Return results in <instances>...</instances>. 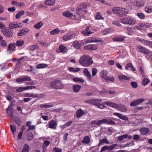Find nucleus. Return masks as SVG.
<instances>
[{
  "instance_id": "obj_11",
  "label": "nucleus",
  "mask_w": 152,
  "mask_h": 152,
  "mask_svg": "<svg viewBox=\"0 0 152 152\" xmlns=\"http://www.w3.org/2000/svg\"><path fill=\"white\" fill-rule=\"evenodd\" d=\"M136 40L142 42L145 45L150 47L152 44V42L147 40L139 37L137 38Z\"/></svg>"
},
{
  "instance_id": "obj_45",
  "label": "nucleus",
  "mask_w": 152,
  "mask_h": 152,
  "mask_svg": "<svg viewBox=\"0 0 152 152\" xmlns=\"http://www.w3.org/2000/svg\"><path fill=\"white\" fill-rule=\"evenodd\" d=\"M40 107L41 108H49L53 106V105L49 104H43L40 105Z\"/></svg>"
},
{
  "instance_id": "obj_48",
  "label": "nucleus",
  "mask_w": 152,
  "mask_h": 152,
  "mask_svg": "<svg viewBox=\"0 0 152 152\" xmlns=\"http://www.w3.org/2000/svg\"><path fill=\"white\" fill-rule=\"evenodd\" d=\"M73 80L75 82H79L81 83H83L84 81L82 78L78 77H74L73 78Z\"/></svg>"
},
{
  "instance_id": "obj_35",
  "label": "nucleus",
  "mask_w": 152,
  "mask_h": 152,
  "mask_svg": "<svg viewBox=\"0 0 152 152\" xmlns=\"http://www.w3.org/2000/svg\"><path fill=\"white\" fill-rule=\"evenodd\" d=\"M104 124H105L112 125H114L115 124V122L111 119L108 118L104 119Z\"/></svg>"
},
{
  "instance_id": "obj_25",
  "label": "nucleus",
  "mask_w": 152,
  "mask_h": 152,
  "mask_svg": "<svg viewBox=\"0 0 152 152\" xmlns=\"http://www.w3.org/2000/svg\"><path fill=\"white\" fill-rule=\"evenodd\" d=\"M84 48L91 50H94L97 49V46L95 45H88L85 46Z\"/></svg>"
},
{
  "instance_id": "obj_9",
  "label": "nucleus",
  "mask_w": 152,
  "mask_h": 152,
  "mask_svg": "<svg viewBox=\"0 0 152 152\" xmlns=\"http://www.w3.org/2000/svg\"><path fill=\"white\" fill-rule=\"evenodd\" d=\"M13 105L11 104L10 105L8 108L6 109V111L8 115L11 118L13 117V111L14 108L12 107Z\"/></svg>"
},
{
  "instance_id": "obj_2",
  "label": "nucleus",
  "mask_w": 152,
  "mask_h": 152,
  "mask_svg": "<svg viewBox=\"0 0 152 152\" xmlns=\"http://www.w3.org/2000/svg\"><path fill=\"white\" fill-rule=\"evenodd\" d=\"M87 7V4L85 3L81 4L78 8L76 10L77 13L78 14V20L80 19L82 17L84 19V18L83 14H82L86 12V8Z\"/></svg>"
},
{
  "instance_id": "obj_28",
  "label": "nucleus",
  "mask_w": 152,
  "mask_h": 152,
  "mask_svg": "<svg viewBox=\"0 0 152 152\" xmlns=\"http://www.w3.org/2000/svg\"><path fill=\"white\" fill-rule=\"evenodd\" d=\"M132 138V137L131 136H129L127 134H125L122 136L119 137L118 138V139L119 140L121 141L124 138L131 139Z\"/></svg>"
},
{
  "instance_id": "obj_63",
  "label": "nucleus",
  "mask_w": 152,
  "mask_h": 152,
  "mask_svg": "<svg viewBox=\"0 0 152 152\" xmlns=\"http://www.w3.org/2000/svg\"><path fill=\"white\" fill-rule=\"evenodd\" d=\"M12 94H10L9 95H7L6 96V98L7 99L10 101H12Z\"/></svg>"
},
{
  "instance_id": "obj_39",
  "label": "nucleus",
  "mask_w": 152,
  "mask_h": 152,
  "mask_svg": "<svg viewBox=\"0 0 152 152\" xmlns=\"http://www.w3.org/2000/svg\"><path fill=\"white\" fill-rule=\"evenodd\" d=\"M118 78L120 80H129L130 79V78L129 77H127L123 75H119L118 76Z\"/></svg>"
},
{
  "instance_id": "obj_17",
  "label": "nucleus",
  "mask_w": 152,
  "mask_h": 152,
  "mask_svg": "<svg viewBox=\"0 0 152 152\" xmlns=\"http://www.w3.org/2000/svg\"><path fill=\"white\" fill-rule=\"evenodd\" d=\"M83 72L85 76L87 77L88 80L91 81L92 80V77L90 73L88 71V69L86 68H85L83 70Z\"/></svg>"
},
{
  "instance_id": "obj_7",
  "label": "nucleus",
  "mask_w": 152,
  "mask_h": 152,
  "mask_svg": "<svg viewBox=\"0 0 152 152\" xmlns=\"http://www.w3.org/2000/svg\"><path fill=\"white\" fill-rule=\"evenodd\" d=\"M75 36V34L70 32H68L65 34L63 37L62 39L64 41H67L71 39Z\"/></svg>"
},
{
  "instance_id": "obj_16",
  "label": "nucleus",
  "mask_w": 152,
  "mask_h": 152,
  "mask_svg": "<svg viewBox=\"0 0 152 152\" xmlns=\"http://www.w3.org/2000/svg\"><path fill=\"white\" fill-rule=\"evenodd\" d=\"M145 99H140L131 102L130 103V106L134 107L138 105L140 103L143 102Z\"/></svg>"
},
{
  "instance_id": "obj_19",
  "label": "nucleus",
  "mask_w": 152,
  "mask_h": 152,
  "mask_svg": "<svg viewBox=\"0 0 152 152\" xmlns=\"http://www.w3.org/2000/svg\"><path fill=\"white\" fill-rule=\"evenodd\" d=\"M29 31V30L27 28L22 29L18 31L17 35L18 36H23L26 34Z\"/></svg>"
},
{
  "instance_id": "obj_52",
  "label": "nucleus",
  "mask_w": 152,
  "mask_h": 152,
  "mask_svg": "<svg viewBox=\"0 0 152 152\" xmlns=\"http://www.w3.org/2000/svg\"><path fill=\"white\" fill-rule=\"evenodd\" d=\"M24 13L25 12L24 11H21L18 12L16 15L15 17L17 19H19Z\"/></svg>"
},
{
  "instance_id": "obj_59",
  "label": "nucleus",
  "mask_w": 152,
  "mask_h": 152,
  "mask_svg": "<svg viewBox=\"0 0 152 152\" xmlns=\"http://www.w3.org/2000/svg\"><path fill=\"white\" fill-rule=\"evenodd\" d=\"M97 72V69L96 68H94L92 70V75L93 77L95 76Z\"/></svg>"
},
{
  "instance_id": "obj_10",
  "label": "nucleus",
  "mask_w": 152,
  "mask_h": 152,
  "mask_svg": "<svg viewBox=\"0 0 152 152\" xmlns=\"http://www.w3.org/2000/svg\"><path fill=\"white\" fill-rule=\"evenodd\" d=\"M94 32L93 29H91L90 27H88L82 31V33L85 36H89L91 34Z\"/></svg>"
},
{
  "instance_id": "obj_15",
  "label": "nucleus",
  "mask_w": 152,
  "mask_h": 152,
  "mask_svg": "<svg viewBox=\"0 0 152 152\" xmlns=\"http://www.w3.org/2000/svg\"><path fill=\"white\" fill-rule=\"evenodd\" d=\"M67 51V48L63 45L61 44L59 46V49L56 50V52L58 53H64Z\"/></svg>"
},
{
  "instance_id": "obj_47",
  "label": "nucleus",
  "mask_w": 152,
  "mask_h": 152,
  "mask_svg": "<svg viewBox=\"0 0 152 152\" xmlns=\"http://www.w3.org/2000/svg\"><path fill=\"white\" fill-rule=\"evenodd\" d=\"M60 31V29L56 28L50 31V33L51 35H55L58 34Z\"/></svg>"
},
{
  "instance_id": "obj_23",
  "label": "nucleus",
  "mask_w": 152,
  "mask_h": 152,
  "mask_svg": "<svg viewBox=\"0 0 152 152\" xmlns=\"http://www.w3.org/2000/svg\"><path fill=\"white\" fill-rule=\"evenodd\" d=\"M115 108L119 110L122 112H125L127 110V108L124 105L122 104L118 105L116 104Z\"/></svg>"
},
{
  "instance_id": "obj_55",
  "label": "nucleus",
  "mask_w": 152,
  "mask_h": 152,
  "mask_svg": "<svg viewBox=\"0 0 152 152\" xmlns=\"http://www.w3.org/2000/svg\"><path fill=\"white\" fill-rule=\"evenodd\" d=\"M50 144V142L48 141L45 140L44 142L42 148H46Z\"/></svg>"
},
{
  "instance_id": "obj_3",
  "label": "nucleus",
  "mask_w": 152,
  "mask_h": 152,
  "mask_svg": "<svg viewBox=\"0 0 152 152\" xmlns=\"http://www.w3.org/2000/svg\"><path fill=\"white\" fill-rule=\"evenodd\" d=\"M120 20L122 23L130 26L133 25L136 23V19L131 16L120 18Z\"/></svg>"
},
{
  "instance_id": "obj_32",
  "label": "nucleus",
  "mask_w": 152,
  "mask_h": 152,
  "mask_svg": "<svg viewBox=\"0 0 152 152\" xmlns=\"http://www.w3.org/2000/svg\"><path fill=\"white\" fill-rule=\"evenodd\" d=\"M107 71L105 70H103L100 72L101 77L105 80H106L107 77Z\"/></svg>"
},
{
  "instance_id": "obj_20",
  "label": "nucleus",
  "mask_w": 152,
  "mask_h": 152,
  "mask_svg": "<svg viewBox=\"0 0 152 152\" xmlns=\"http://www.w3.org/2000/svg\"><path fill=\"white\" fill-rule=\"evenodd\" d=\"M3 34L6 37H12L13 35V31L10 29L4 30L3 31Z\"/></svg>"
},
{
  "instance_id": "obj_33",
  "label": "nucleus",
  "mask_w": 152,
  "mask_h": 152,
  "mask_svg": "<svg viewBox=\"0 0 152 152\" xmlns=\"http://www.w3.org/2000/svg\"><path fill=\"white\" fill-rule=\"evenodd\" d=\"M84 114V111L81 109H79L77 111L76 114L77 117L79 118L81 117Z\"/></svg>"
},
{
  "instance_id": "obj_21",
  "label": "nucleus",
  "mask_w": 152,
  "mask_h": 152,
  "mask_svg": "<svg viewBox=\"0 0 152 152\" xmlns=\"http://www.w3.org/2000/svg\"><path fill=\"white\" fill-rule=\"evenodd\" d=\"M15 43H12L9 45L8 48V50L10 51L9 52L10 53H12L15 50Z\"/></svg>"
},
{
  "instance_id": "obj_41",
  "label": "nucleus",
  "mask_w": 152,
  "mask_h": 152,
  "mask_svg": "<svg viewBox=\"0 0 152 152\" xmlns=\"http://www.w3.org/2000/svg\"><path fill=\"white\" fill-rule=\"evenodd\" d=\"M129 68H130L133 71H135V70L134 67L133 66L132 64L130 63H129L126 64L125 69L126 70H128Z\"/></svg>"
},
{
  "instance_id": "obj_37",
  "label": "nucleus",
  "mask_w": 152,
  "mask_h": 152,
  "mask_svg": "<svg viewBox=\"0 0 152 152\" xmlns=\"http://www.w3.org/2000/svg\"><path fill=\"white\" fill-rule=\"evenodd\" d=\"M90 142V139L89 137L88 136L85 137L82 141V143L85 144H89Z\"/></svg>"
},
{
  "instance_id": "obj_4",
  "label": "nucleus",
  "mask_w": 152,
  "mask_h": 152,
  "mask_svg": "<svg viewBox=\"0 0 152 152\" xmlns=\"http://www.w3.org/2000/svg\"><path fill=\"white\" fill-rule=\"evenodd\" d=\"M113 11L114 13L118 14L120 16L125 14H127L129 12L128 9L121 8L118 7L113 8Z\"/></svg>"
},
{
  "instance_id": "obj_50",
  "label": "nucleus",
  "mask_w": 152,
  "mask_h": 152,
  "mask_svg": "<svg viewBox=\"0 0 152 152\" xmlns=\"http://www.w3.org/2000/svg\"><path fill=\"white\" fill-rule=\"evenodd\" d=\"M145 10L146 12L148 13H150L152 12V6H147L145 7Z\"/></svg>"
},
{
  "instance_id": "obj_42",
  "label": "nucleus",
  "mask_w": 152,
  "mask_h": 152,
  "mask_svg": "<svg viewBox=\"0 0 152 152\" xmlns=\"http://www.w3.org/2000/svg\"><path fill=\"white\" fill-rule=\"evenodd\" d=\"M23 96L25 97H34L37 96V94H34L33 93H27L24 94Z\"/></svg>"
},
{
  "instance_id": "obj_56",
  "label": "nucleus",
  "mask_w": 152,
  "mask_h": 152,
  "mask_svg": "<svg viewBox=\"0 0 152 152\" xmlns=\"http://www.w3.org/2000/svg\"><path fill=\"white\" fill-rule=\"evenodd\" d=\"M149 80L147 78L144 79L142 82V84L143 85L145 86L147 85L149 83Z\"/></svg>"
},
{
  "instance_id": "obj_51",
  "label": "nucleus",
  "mask_w": 152,
  "mask_h": 152,
  "mask_svg": "<svg viewBox=\"0 0 152 152\" xmlns=\"http://www.w3.org/2000/svg\"><path fill=\"white\" fill-rule=\"evenodd\" d=\"M87 39H88V42L89 43L98 41V40H96L95 37H90L87 38Z\"/></svg>"
},
{
  "instance_id": "obj_43",
  "label": "nucleus",
  "mask_w": 152,
  "mask_h": 152,
  "mask_svg": "<svg viewBox=\"0 0 152 152\" xmlns=\"http://www.w3.org/2000/svg\"><path fill=\"white\" fill-rule=\"evenodd\" d=\"M24 43L23 40L20 39L17 41L15 43V45L18 47L22 46Z\"/></svg>"
},
{
  "instance_id": "obj_36",
  "label": "nucleus",
  "mask_w": 152,
  "mask_h": 152,
  "mask_svg": "<svg viewBox=\"0 0 152 152\" xmlns=\"http://www.w3.org/2000/svg\"><path fill=\"white\" fill-rule=\"evenodd\" d=\"M102 104H106L107 105L113 107H115L116 106V104L109 101L105 102H103Z\"/></svg>"
},
{
  "instance_id": "obj_5",
  "label": "nucleus",
  "mask_w": 152,
  "mask_h": 152,
  "mask_svg": "<svg viewBox=\"0 0 152 152\" xmlns=\"http://www.w3.org/2000/svg\"><path fill=\"white\" fill-rule=\"evenodd\" d=\"M136 49L138 52L143 53L145 54L151 55L152 54V52L151 51L141 46H137Z\"/></svg>"
},
{
  "instance_id": "obj_34",
  "label": "nucleus",
  "mask_w": 152,
  "mask_h": 152,
  "mask_svg": "<svg viewBox=\"0 0 152 152\" xmlns=\"http://www.w3.org/2000/svg\"><path fill=\"white\" fill-rule=\"evenodd\" d=\"M104 143H106L107 144L109 143V142L107 140V138H104L102 140H100L98 146H99L101 145H103Z\"/></svg>"
},
{
  "instance_id": "obj_30",
  "label": "nucleus",
  "mask_w": 152,
  "mask_h": 152,
  "mask_svg": "<svg viewBox=\"0 0 152 152\" xmlns=\"http://www.w3.org/2000/svg\"><path fill=\"white\" fill-rule=\"evenodd\" d=\"M126 37L121 36L120 37H116L113 38V40L115 41H123Z\"/></svg>"
},
{
  "instance_id": "obj_24",
  "label": "nucleus",
  "mask_w": 152,
  "mask_h": 152,
  "mask_svg": "<svg viewBox=\"0 0 152 152\" xmlns=\"http://www.w3.org/2000/svg\"><path fill=\"white\" fill-rule=\"evenodd\" d=\"M113 115L117 116L119 118L122 120L125 121H127L128 120V117H126L125 115H123L122 114L117 113H113Z\"/></svg>"
},
{
  "instance_id": "obj_13",
  "label": "nucleus",
  "mask_w": 152,
  "mask_h": 152,
  "mask_svg": "<svg viewBox=\"0 0 152 152\" xmlns=\"http://www.w3.org/2000/svg\"><path fill=\"white\" fill-rule=\"evenodd\" d=\"M31 77L28 76L22 77L20 78H17L16 79V81L18 82H21L26 81H31Z\"/></svg>"
},
{
  "instance_id": "obj_44",
  "label": "nucleus",
  "mask_w": 152,
  "mask_h": 152,
  "mask_svg": "<svg viewBox=\"0 0 152 152\" xmlns=\"http://www.w3.org/2000/svg\"><path fill=\"white\" fill-rule=\"evenodd\" d=\"M29 151V147L27 144L24 145L22 150L20 152H28Z\"/></svg>"
},
{
  "instance_id": "obj_38",
  "label": "nucleus",
  "mask_w": 152,
  "mask_h": 152,
  "mask_svg": "<svg viewBox=\"0 0 152 152\" xmlns=\"http://www.w3.org/2000/svg\"><path fill=\"white\" fill-rule=\"evenodd\" d=\"M44 25L42 21H39L34 26V28L36 29H39Z\"/></svg>"
},
{
  "instance_id": "obj_8",
  "label": "nucleus",
  "mask_w": 152,
  "mask_h": 152,
  "mask_svg": "<svg viewBox=\"0 0 152 152\" xmlns=\"http://www.w3.org/2000/svg\"><path fill=\"white\" fill-rule=\"evenodd\" d=\"M118 145L117 144H113L111 145L108 146L105 145L103 146L101 149V152H103L104 151L107 150L109 151H111Z\"/></svg>"
},
{
  "instance_id": "obj_57",
  "label": "nucleus",
  "mask_w": 152,
  "mask_h": 152,
  "mask_svg": "<svg viewBox=\"0 0 152 152\" xmlns=\"http://www.w3.org/2000/svg\"><path fill=\"white\" fill-rule=\"evenodd\" d=\"M137 15L141 19H143L145 18V15L142 13H137Z\"/></svg>"
},
{
  "instance_id": "obj_64",
  "label": "nucleus",
  "mask_w": 152,
  "mask_h": 152,
  "mask_svg": "<svg viewBox=\"0 0 152 152\" xmlns=\"http://www.w3.org/2000/svg\"><path fill=\"white\" fill-rule=\"evenodd\" d=\"M73 45L76 48H79V43L77 41H75L74 42Z\"/></svg>"
},
{
  "instance_id": "obj_1",
  "label": "nucleus",
  "mask_w": 152,
  "mask_h": 152,
  "mask_svg": "<svg viewBox=\"0 0 152 152\" xmlns=\"http://www.w3.org/2000/svg\"><path fill=\"white\" fill-rule=\"evenodd\" d=\"M79 63L83 66L88 67L93 63L92 58L87 55L83 56L80 59Z\"/></svg>"
},
{
  "instance_id": "obj_58",
  "label": "nucleus",
  "mask_w": 152,
  "mask_h": 152,
  "mask_svg": "<svg viewBox=\"0 0 152 152\" xmlns=\"http://www.w3.org/2000/svg\"><path fill=\"white\" fill-rule=\"evenodd\" d=\"M144 26H145V24L144 23H140L136 26V28L137 29H140Z\"/></svg>"
},
{
  "instance_id": "obj_46",
  "label": "nucleus",
  "mask_w": 152,
  "mask_h": 152,
  "mask_svg": "<svg viewBox=\"0 0 152 152\" xmlns=\"http://www.w3.org/2000/svg\"><path fill=\"white\" fill-rule=\"evenodd\" d=\"M48 66V65L45 64H38L36 67L37 69L45 68Z\"/></svg>"
},
{
  "instance_id": "obj_26",
  "label": "nucleus",
  "mask_w": 152,
  "mask_h": 152,
  "mask_svg": "<svg viewBox=\"0 0 152 152\" xmlns=\"http://www.w3.org/2000/svg\"><path fill=\"white\" fill-rule=\"evenodd\" d=\"M114 32V29L112 28H108L105 29L102 32L103 35H106Z\"/></svg>"
},
{
  "instance_id": "obj_31",
  "label": "nucleus",
  "mask_w": 152,
  "mask_h": 152,
  "mask_svg": "<svg viewBox=\"0 0 152 152\" xmlns=\"http://www.w3.org/2000/svg\"><path fill=\"white\" fill-rule=\"evenodd\" d=\"M73 91L75 92H78L81 88V86L78 85H74L72 87Z\"/></svg>"
},
{
  "instance_id": "obj_18",
  "label": "nucleus",
  "mask_w": 152,
  "mask_h": 152,
  "mask_svg": "<svg viewBox=\"0 0 152 152\" xmlns=\"http://www.w3.org/2000/svg\"><path fill=\"white\" fill-rule=\"evenodd\" d=\"M63 15L64 16L69 17L72 19H77V18H76L75 15H73L72 13L69 11L64 12L63 13Z\"/></svg>"
},
{
  "instance_id": "obj_29",
  "label": "nucleus",
  "mask_w": 152,
  "mask_h": 152,
  "mask_svg": "<svg viewBox=\"0 0 152 152\" xmlns=\"http://www.w3.org/2000/svg\"><path fill=\"white\" fill-rule=\"evenodd\" d=\"M56 0H45L44 4L48 6L53 5L55 3Z\"/></svg>"
},
{
  "instance_id": "obj_53",
  "label": "nucleus",
  "mask_w": 152,
  "mask_h": 152,
  "mask_svg": "<svg viewBox=\"0 0 152 152\" xmlns=\"http://www.w3.org/2000/svg\"><path fill=\"white\" fill-rule=\"evenodd\" d=\"M38 48V46L35 45H31L29 47V49L32 51H34L35 49H37Z\"/></svg>"
},
{
  "instance_id": "obj_6",
  "label": "nucleus",
  "mask_w": 152,
  "mask_h": 152,
  "mask_svg": "<svg viewBox=\"0 0 152 152\" xmlns=\"http://www.w3.org/2000/svg\"><path fill=\"white\" fill-rule=\"evenodd\" d=\"M61 82L59 80H56L52 81L50 84L51 87L55 89H58L61 88Z\"/></svg>"
},
{
  "instance_id": "obj_61",
  "label": "nucleus",
  "mask_w": 152,
  "mask_h": 152,
  "mask_svg": "<svg viewBox=\"0 0 152 152\" xmlns=\"http://www.w3.org/2000/svg\"><path fill=\"white\" fill-rule=\"evenodd\" d=\"M68 135V133H65L64 135L63 142L64 143H65L67 141V136Z\"/></svg>"
},
{
  "instance_id": "obj_12",
  "label": "nucleus",
  "mask_w": 152,
  "mask_h": 152,
  "mask_svg": "<svg viewBox=\"0 0 152 152\" xmlns=\"http://www.w3.org/2000/svg\"><path fill=\"white\" fill-rule=\"evenodd\" d=\"M23 26V24L20 23H12L9 24V27L11 29L21 28Z\"/></svg>"
},
{
  "instance_id": "obj_62",
  "label": "nucleus",
  "mask_w": 152,
  "mask_h": 152,
  "mask_svg": "<svg viewBox=\"0 0 152 152\" xmlns=\"http://www.w3.org/2000/svg\"><path fill=\"white\" fill-rule=\"evenodd\" d=\"M127 31L129 35H132L133 33V31L132 29L130 27H127Z\"/></svg>"
},
{
  "instance_id": "obj_54",
  "label": "nucleus",
  "mask_w": 152,
  "mask_h": 152,
  "mask_svg": "<svg viewBox=\"0 0 152 152\" xmlns=\"http://www.w3.org/2000/svg\"><path fill=\"white\" fill-rule=\"evenodd\" d=\"M95 18L96 19H104V18L102 16L101 14L99 12H96V14Z\"/></svg>"
},
{
  "instance_id": "obj_40",
  "label": "nucleus",
  "mask_w": 152,
  "mask_h": 152,
  "mask_svg": "<svg viewBox=\"0 0 152 152\" xmlns=\"http://www.w3.org/2000/svg\"><path fill=\"white\" fill-rule=\"evenodd\" d=\"M69 70L71 72H77L80 71L81 69L80 68H74L73 67H70L69 69Z\"/></svg>"
},
{
  "instance_id": "obj_27",
  "label": "nucleus",
  "mask_w": 152,
  "mask_h": 152,
  "mask_svg": "<svg viewBox=\"0 0 152 152\" xmlns=\"http://www.w3.org/2000/svg\"><path fill=\"white\" fill-rule=\"evenodd\" d=\"M57 124L53 120H52L49 123V127L51 129H55L56 127Z\"/></svg>"
},
{
  "instance_id": "obj_14",
  "label": "nucleus",
  "mask_w": 152,
  "mask_h": 152,
  "mask_svg": "<svg viewBox=\"0 0 152 152\" xmlns=\"http://www.w3.org/2000/svg\"><path fill=\"white\" fill-rule=\"evenodd\" d=\"M102 100L100 99H91L86 101V102L91 104L96 105L98 102H101Z\"/></svg>"
},
{
  "instance_id": "obj_60",
  "label": "nucleus",
  "mask_w": 152,
  "mask_h": 152,
  "mask_svg": "<svg viewBox=\"0 0 152 152\" xmlns=\"http://www.w3.org/2000/svg\"><path fill=\"white\" fill-rule=\"evenodd\" d=\"M131 85L132 87L134 88H136L138 86L137 83L134 81L131 82Z\"/></svg>"
},
{
  "instance_id": "obj_49",
  "label": "nucleus",
  "mask_w": 152,
  "mask_h": 152,
  "mask_svg": "<svg viewBox=\"0 0 152 152\" xmlns=\"http://www.w3.org/2000/svg\"><path fill=\"white\" fill-rule=\"evenodd\" d=\"M144 5V2L143 1H137L136 2L135 5L138 7H141Z\"/></svg>"
},
{
  "instance_id": "obj_22",
  "label": "nucleus",
  "mask_w": 152,
  "mask_h": 152,
  "mask_svg": "<svg viewBox=\"0 0 152 152\" xmlns=\"http://www.w3.org/2000/svg\"><path fill=\"white\" fill-rule=\"evenodd\" d=\"M139 131L141 134L145 135L148 134L149 132V129L148 128L142 127L140 129Z\"/></svg>"
}]
</instances>
